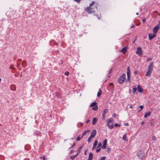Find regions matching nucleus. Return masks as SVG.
Here are the masks:
<instances>
[{"instance_id": "1", "label": "nucleus", "mask_w": 160, "mask_h": 160, "mask_svg": "<svg viewBox=\"0 0 160 160\" xmlns=\"http://www.w3.org/2000/svg\"><path fill=\"white\" fill-rule=\"evenodd\" d=\"M96 4L95 2L92 1V3L90 4L89 6L85 9V11L90 14L94 13L97 9Z\"/></svg>"}, {"instance_id": "2", "label": "nucleus", "mask_w": 160, "mask_h": 160, "mask_svg": "<svg viewBox=\"0 0 160 160\" xmlns=\"http://www.w3.org/2000/svg\"><path fill=\"white\" fill-rule=\"evenodd\" d=\"M153 67V63L152 62L148 66L146 74V76H149L151 74Z\"/></svg>"}, {"instance_id": "3", "label": "nucleus", "mask_w": 160, "mask_h": 160, "mask_svg": "<svg viewBox=\"0 0 160 160\" xmlns=\"http://www.w3.org/2000/svg\"><path fill=\"white\" fill-rule=\"evenodd\" d=\"M125 73L122 74L118 79V83L120 84L122 83L125 81Z\"/></svg>"}, {"instance_id": "4", "label": "nucleus", "mask_w": 160, "mask_h": 160, "mask_svg": "<svg viewBox=\"0 0 160 160\" xmlns=\"http://www.w3.org/2000/svg\"><path fill=\"white\" fill-rule=\"evenodd\" d=\"M112 122V118H110L108 120L107 122V125L110 129H112L113 127Z\"/></svg>"}, {"instance_id": "5", "label": "nucleus", "mask_w": 160, "mask_h": 160, "mask_svg": "<svg viewBox=\"0 0 160 160\" xmlns=\"http://www.w3.org/2000/svg\"><path fill=\"white\" fill-rule=\"evenodd\" d=\"M137 156L141 159H142L145 157V154L143 151L140 150L137 152Z\"/></svg>"}, {"instance_id": "6", "label": "nucleus", "mask_w": 160, "mask_h": 160, "mask_svg": "<svg viewBox=\"0 0 160 160\" xmlns=\"http://www.w3.org/2000/svg\"><path fill=\"white\" fill-rule=\"evenodd\" d=\"M90 107H93L92 108V109L94 111H96L98 109V106L97 105V103L96 102H93L91 103L90 106Z\"/></svg>"}, {"instance_id": "7", "label": "nucleus", "mask_w": 160, "mask_h": 160, "mask_svg": "<svg viewBox=\"0 0 160 160\" xmlns=\"http://www.w3.org/2000/svg\"><path fill=\"white\" fill-rule=\"evenodd\" d=\"M127 79L126 80L127 81L130 82L131 81L130 71V70L129 68V67H128L127 68Z\"/></svg>"}, {"instance_id": "8", "label": "nucleus", "mask_w": 160, "mask_h": 160, "mask_svg": "<svg viewBox=\"0 0 160 160\" xmlns=\"http://www.w3.org/2000/svg\"><path fill=\"white\" fill-rule=\"evenodd\" d=\"M136 53L139 56H141L142 55V52L141 50V47L137 48Z\"/></svg>"}, {"instance_id": "9", "label": "nucleus", "mask_w": 160, "mask_h": 160, "mask_svg": "<svg viewBox=\"0 0 160 160\" xmlns=\"http://www.w3.org/2000/svg\"><path fill=\"white\" fill-rule=\"evenodd\" d=\"M97 133V131L96 130H93L92 131V132L91 134L89 136L90 137V138H94L96 135Z\"/></svg>"}, {"instance_id": "10", "label": "nucleus", "mask_w": 160, "mask_h": 160, "mask_svg": "<svg viewBox=\"0 0 160 160\" xmlns=\"http://www.w3.org/2000/svg\"><path fill=\"white\" fill-rule=\"evenodd\" d=\"M159 28V25H157L155 26L154 28L153 29V32L154 33H155L156 34L158 31V30Z\"/></svg>"}, {"instance_id": "11", "label": "nucleus", "mask_w": 160, "mask_h": 160, "mask_svg": "<svg viewBox=\"0 0 160 160\" xmlns=\"http://www.w3.org/2000/svg\"><path fill=\"white\" fill-rule=\"evenodd\" d=\"M156 36V34L155 33H153V34L149 33L148 35L149 39V40H151L154 38Z\"/></svg>"}, {"instance_id": "12", "label": "nucleus", "mask_w": 160, "mask_h": 160, "mask_svg": "<svg viewBox=\"0 0 160 160\" xmlns=\"http://www.w3.org/2000/svg\"><path fill=\"white\" fill-rule=\"evenodd\" d=\"M107 139L103 141V143L102 148L103 149H105L106 148V145L107 143Z\"/></svg>"}, {"instance_id": "13", "label": "nucleus", "mask_w": 160, "mask_h": 160, "mask_svg": "<svg viewBox=\"0 0 160 160\" xmlns=\"http://www.w3.org/2000/svg\"><path fill=\"white\" fill-rule=\"evenodd\" d=\"M128 48L126 47H125L122 49L121 51V52H122L123 54H125Z\"/></svg>"}, {"instance_id": "14", "label": "nucleus", "mask_w": 160, "mask_h": 160, "mask_svg": "<svg viewBox=\"0 0 160 160\" xmlns=\"http://www.w3.org/2000/svg\"><path fill=\"white\" fill-rule=\"evenodd\" d=\"M98 143V141L97 140H95L94 142L93 147L92 148V150H93V149H95L96 148V146L97 145Z\"/></svg>"}, {"instance_id": "15", "label": "nucleus", "mask_w": 160, "mask_h": 160, "mask_svg": "<svg viewBox=\"0 0 160 160\" xmlns=\"http://www.w3.org/2000/svg\"><path fill=\"white\" fill-rule=\"evenodd\" d=\"M151 114V112H146L144 115V118H147Z\"/></svg>"}, {"instance_id": "16", "label": "nucleus", "mask_w": 160, "mask_h": 160, "mask_svg": "<svg viewBox=\"0 0 160 160\" xmlns=\"http://www.w3.org/2000/svg\"><path fill=\"white\" fill-rule=\"evenodd\" d=\"M27 62L25 60H24L23 61L22 63V67H25L27 66Z\"/></svg>"}, {"instance_id": "17", "label": "nucleus", "mask_w": 160, "mask_h": 160, "mask_svg": "<svg viewBox=\"0 0 160 160\" xmlns=\"http://www.w3.org/2000/svg\"><path fill=\"white\" fill-rule=\"evenodd\" d=\"M138 90L139 92H141L143 91V90L142 88L139 85L138 86Z\"/></svg>"}, {"instance_id": "18", "label": "nucleus", "mask_w": 160, "mask_h": 160, "mask_svg": "<svg viewBox=\"0 0 160 160\" xmlns=\"http://www.w3.org/2000/svg\"><path fill=\"white\" fill-rule=\"evenodd\" d=\"M97 119L96 118H94L92 120V124L95 125L96 124L97 121Z\"/></svg>"}, {"instance_id": "19", "label": "nucleus", "mask_w": 160, "mask_h": 160, "mask_svg": "<svg viewBox=\"0 0 160 160\" xmlns=\"http://www.w3.org/2000/svg\"><path fill=\"white\" fill-rule=\"evenodd\" d=\"M93 154L91 153H90L89 155L88 160H92V158Z\"/></svg>"}, {"instance_id": "20", "label": "nucleus", "mask_w": 160, "mask_h": 160, "mask_svg": "<svg viewBox=\"0 0 160 160\" xmlns=\"http://www.w3.org/2000/svg\"><path fill=\"white\" fill-rule=\"evenodd\" d=\"M102 91L100 90V89H99L97 95L98 97H99L100 96L102 93Z\"/></svg>"}, {"instance_id": "21", "label": "nucleus", "mask_w": 160, "mask_h": 160, "mask_svg": "<svg viewBox=\"0 0 160 160\" xmlns=\"http://www.w3.org/2000/svg\"><path fill=\"white\" fill-rule=\"evenodd\" d=\"M83 146H81L78 149L77 152H78V153H80V152L81 151L82 148Z\"/></svg>"}, {"instance_id": "22", "label": "nucleus", "mask_w": 160, "mask_h": 160, "mask_svg": "<svg viewBox=\"0 0 160 160\" xmlns=\"http://www.w3.org/2000/svg\"><path fill=\"white\" fill-rule=\"evenodd\" d=\"M21 59H18L17 61V67L18 66H19L20 64V63L19 62H21Z\"/></svg>"}, {"instance_id": "23", "label": "nucleus", "mask_w": 160, "mask_h": 160, "mask_svg": "<svg viewBox=\"0 0 160 160\" xmlns=\"http://www.w3.org/2000/svg\"><path fill=\"white\" fill-rule=\"evenodd\" d=\"M126 134H125L123 136L122 139L124 141H126Z\"/></svg>"}, {"instance_id": "24", "label": "nucleus", "mask_w": 160, "mask_h": 160, "mask_svg": "<svg viewBox=\"0 0 160 160\" xmlns=\"http://www.w3.org/2000/svg\"><path fill=\"white\" fill-rule=\"evenodd\" d=\"M108 112V110L107 109H105L103 112V114L106 115V113Z\"/></svg>"}, {"instance_id": "25", "label": "nucleus", "mask_w": 160, "mask_h": 160, "mask_svg": "<svg viewBox=\"0 0 160 160\" xmlns=\"http://www.w3.org/2000/svg\"><path fill=\"white\" fill-rule=\"evenodd\" d=\"M82 138H81V136L80 137V136H79L77 138L76 140L78 141H79Z\"/></svg>"}, {"instance_id": "26", "label": "nucleus", "mask_w": 160, "mask_h": 160, "mask_svg": "<svg viewBox=\"0 0 160 160\" xmlns=\"http://www.w3.org/2000/svg\"><path fill=\"white\" fill-rule=\"evenodd\" d=\"M137 88H133L132 89V92L133 93H135L137 91Z\"/></svg>"}, {"instance_id": "27", "label": "nucleus", "mask_w": 160, "mask_h": 160, "mask_svg": "<svg viewBox=\"0 0 160 160\" xmlns=\"http://www.w3.org/2000/svg\"><path fill=\"white\" fill-rule=\"evenodd\" d=\"M106 158V157H102L100 158V160H105Z\"/></svg>"}, {"instance_id": "28", "label": "nucleus", "mask_w": 160, "mask_h": 160, "mask_svg": "<svg viewBox=\"0 0 160 160\" xmlns=\"http://www.w3.org/2000/svg\"><path fill=\"white\" fill-rule=\"evenodd\" d=\"M86 132H84L82 133V135L81 136V138H83V137L86 134Z\"/></svg>"}, {"instance_id": "29", "label": "nucleus", "mask_w": 160, "mask_h": 160, "mask_svg": "<svg viewBox=\"0 0 160 160\" xmlns=\"http://www.w3.org/2000/svg\"><path fill=\"white\" fill-rule=\"evenodd\" d=\"M75 158V156L74 155H73V156H71V157H70V158L72 159V160H73Z\"/></svg>"}, {"instance_id": "30", "label": "nucleus", "mask_w": 160, "mask_h": 160, "mask_svg": "<svg viewBox=\"0 0 160 160\" xmlns=\"http://www.w3.org/2000/svg\"><path fill=\"white\" fill-rule=\"evenodd\" d=\"M92 138H90V137H89L88 139V143H90L91 142V139Z\"/></svg>"}, {"instance_id": "31", "label": "nucleus", "mask_w": 160, "mask_h": 160, "mask_svg": "<svg viewBox=\"0 0 160 160\" xmlns=\"http://www.w3.org/2000/svg\"><path fill=\"white\" fill-rule=\"evenodd\" d=\"M101 145H102V144H101V142H99L98 144V148H99L100 147H101Z\"/></svg>"}, {"instance_id": "32", "label": "nucleus", "mask_w": 160, "mask_h": 160, "mask_svg": "<svg viewBox=\"0 0 160 160\" xmlns=\"http://www.w3.org/2000/svg\"><path fill=\"white\" fill-rule=\"evenodd\" d=\"M69 74V73L68 72V71H66V72H65V73H64V74L65 75H68Z\"/></svg>"}, {"instance_id": "33", "label": "nucleus", "mask_w": 160, "mask_h": 160, "mask_svg": "<svg viewBox=\"0 0 160 160\" xmlns=\"http://www.w3.org/2000/svg\"><path fill=\"white\" fill-rule=\"evenodd\" d=\"M152 140L154 141H155L156 140V137L153 136L152 137Z\"/></svg>"}, {"instance_id": "34", "label": "nucleus", "mask_w": 160, "mask_h": 160, "mask_svg": "<svg viewBox=\"0 0 160 160\" xmlns=\"http://www.w3.org/2000/svg\"><path fill=\"white\" fill-rule=\"evenodd\" d=\"M114 126L115 127H117V126H120V125L116 123H115L114 125Z\"/></svg>"}, {"instance_id": "35", "label": "nucleus", "mask_w": 160, "mask_h": 160, "mask_svg": "<svg viewBox=\"0 0 160 160\" xmlns=\"http://www.w3.org/2000/svg\"><path fill=\"white\" fill-rule=\"evenodd\" d=\"M105 114H104H104H102V119H104L105 118H106V117H105Z\"/></svg>"}, {"instance_id": "36", "label": "nucleus", "mask_w": 160, "mask_h": 160, "mask_svg": "<svg viewBox=\"0 0 160 160\" xmlns=\"http://www.w3.org/2000/svg\"><path fill=\"white\" fill-rule=\"evenodd\" d=\"M76 2H78V3H79L80 2L81 0H74Z\"/></svg>"}, {"instance_id": "37", "label": "nucleus", "mask_w": 160, "mask_h": 160, "mask_svg": "<svg viewBox=\"0 0 160 160\" xmlns=\"http://www.w3.org/2000/svg\"><path fill=\"white\" fill-rule=\"evenodd\" d=\"M141 109V110H142L143 108V106L141 105L139 107Z\"/></svg>"}, {"instance_id": "38", "label": "nucleus", "mask_w": 160, "mask_h": 160, "mask_svg": "<svg viewBox=\"0 0 160 160\" xmlns=\"http://www.w3.org/2000/svg\"><path fill=\"white\" fill-rule=\"evenodd\" d=\"M110 150V148H108L107 149V151L108 152H109Z\"/></svg>"}, {"instance_id": "39", "label": "nucleus", "mask_w": 160, "mask_h": 160, "mask_svg": "<svg viewBox=\"0 0 160 160\" xmlns=\"http://www.w3.org/2000/svg\"><path fill=\"white\" fill-rule=\"evenodd\" d=\"M87 151H88V150L86 149V150H85V151H84V154H85V155H86V154H87L86 153H87Z\"/></svg>"}, {"instance_id": "40", "label": "nucleus", "mask_w": 160, "mask_h": 160, "mask_svg": "<svg viewBox=\"0 0 160 160\" xmlns=\"http://www.w3.org/2000/svg\"><path fill=\"white\" fill-rule=\"evenodd\" d=\"M100 148L98 149H97L96 150V152H98L100 151Z\"/></svg>"}, {"instance_id": "41", "label": "nucleus", "mask_w": 160, "mask_h": 160, "mask_svg": "<svg viewBox=\"0 0 160 160\" xmlns=\"http://www.w3.org/2000/svg\"><path fill=\"white\" fill-rule=\"evenodd\" d=\"M152 60V58H148L147 59V62H148V61H150V60Z\"/></svg>"}, {"instance_id": "42", "label": "nucleus", "mask_w": 160, "mask_h": 160, "mask_svg": "<svg viewBox=\"0 0 160 160\" xmlns=\"http://www.w3.org/2000/svg\"><path fill=\"white\" fill-rule=\"evenodd\" d=\"M10 68L11 69H14V68H13V66L12 65H11L10 66Z\"/></svg>"}, {"instance_id": "43", "label": "nucleus", "mask_w": 160, "mask_h": 160, "mask_svg": "<svg viewBox=\"0 0 160 160\" xmlns=\"http://www.w3.org/2000/svg\"><path fill=\"white\" fill-rule=\"evenodd\" d=\"M75 145V142H74L72 146L70 148H71L74 146Z\"/></svg>"}, {"instance_id": "44", "label": "nucleus", "mask_w": 160, "mask_h": 160, "mask_svg": "<svg viewBox=\"0 0 160 160\" xmlns=\"http://www.w3.org/2000/svg\"><path fill=\"white\" fill-rule=\"evenodd\" d=\"M90 131V130H87V131H85V132H86V133H88V132H89Z\"/></svg>"}, {"instance_id": "45", "label": "nucleus", "mask_w": 160, "mask_h": 160, "mask_svg": "<svg viewBox=\"0 0 160 160\" xmlns=\"http://www.w3.org/2000/svg\"><path fill=\"white\" fill-rule=\"evenodd\" d=\"M134 73L135 74H138V71H135L134 72Z\"/></svg>"}, {"instance_id": "46", "label": "nucleus", "mask_w": 160, "mask_h": 160, "mask_svg": "<svg viewBox=\"0 0 160 160\" xmlns=\"http://www.w3.org/2000/svg\"><path fill=\"white\" fill-rule=\"evenodd\" d=\"M112 71V69H111L110 70V71H109V73H109V74H110V73H111V72Z\"/></svg>"}, {"instance_id": "47", "label": "nucleus", "mask_w": 160, "mask_h": 160, "mask_svg": "<svg viewBox=\"0 0 160 160\" xmlns=\"http://www.w3.org/2000/svg\"><path fill=\"white\" fill-rule=\"evenodd\" d=\"M142 22H145V21H146V19H143L142 20Z\"/></svg>"}, {"instance_id": "48", "label": "nucleus", "mask_w": 160, "mask_h": 160, "mask_svg": "<svg viewBox=\"0 0 160 160\" xmlns=\"http://www.w3.org/2000/svg\"><path fill=\"white\" fill-rule=\"evenodd\" d=\"M130 108H133V106H132V105H130Z\"/></svg>"}, {"instance_id": "49", "label": "nucleus", "mask_w": 160, "mask_h": 160, "mask_svg": "<svg viewBox=\"0 0 160 160\" xmlns=\"http://www.w3.org/2000/svg\"><path fill=\"white\" fill-rule=\"evenodd\" d=\"M79 153H78V152H77V153L75 155H74L75 156V157H76V156H78V155L79 154Z\"/></svg>"}, {"instance_id": "50", "label": "nucleus", "mask_w": 160, "mask_h": 160, "mask_svg": "<svg viewBox=\"0 0 160 160\" xmlns=\"http://www.w3.org/2000/svg\"><path fill=\"white\" fill-rule=\"evenodd\" d=\"M109 85L111 86H112L113 85V84L112 83H109Z\"/></svg>"}, {"instance_id": "51", "label": "nucleus", "mask_w": 160, "mask_h": 160, "mask_svg": "<svg viewBox=\"0 0 160 160\" xmlns=\"http://www.w3.org/2000/svg\"><path fill=\"white\" fill-rule=\"evenodd\" d=\"M43 160H45V159H46V158H45V157L44 156H43Z\"/></svg>"}, {"instance_id": "52", "label": "nucleus", "mask_w": 160, "mask_h": 160, "mask_svg": "<svg viewBox=\"0 0 160 160\" xmlns=\"http://www.w3.org/2000/svg\"><path fill=\"white\" fill-rule=\"evenodd\" d=\"M89 122V120H88V121H87L86 123H88Z\"/></svg>"}, {"instance_id": "53", "label": "nucleus", "mask_w": 160, "mask_h": 160, "mask_svg": "<svg viewBox=\"0 0 160 160\" xmlns=\"http://www.w3.org/2000/svg\"><path fill=\"white\" fill-rule=\"evenodd\" d=\"M134 26H134V25H132V26L131 27V28H133L134 27Z\"/></svg>"}, {"instance_id": "54", "label": "nucleus", "mask_w": 160, "mask_h": 160, "mask_svg": "<svg viewBox=\"0 0 160 160\" xmlns=\"http://www.w3.org/2000/svg\"><path fill=\"white\" fill-rule=\"evenodd\" d=\"M72 152H73V151H72H72H70V153H72Z\"/></svg>"}, {"instance_id": "55", "label": "nucleus", "mask_w": 160, "mask_h": 160, "mask_svg": "<svg viewBox=\"0 0 160 160\" xmlns=\"http://www.w3.org/2000/svg\"><path fill=\"white\" fill-rule=\"evenodd\" d=\"M141 110H141V109H140V110H138V112H141Z\"/></svg>"}, {"instance_id": "56", "label": "nucleus", "mask_w": 160, "mask_h": 160, "mask_svg": "<svg viewBox=\"0 0 160 160\" xmlns=\"http://www.w3.org/2000/svg\"><path fill=\"white\" fill-rule=\"evenodd\" d=\"M144 123V122H142V123H141V124L142 125L143 123Z\"/></svg>"}, {"instance_id": "57", "label": "nucleus", "mask_w": 160, "mask_h": 160, "mask_svg": "<svg viewBox=\"0 0 160 160\" xmlns=\"http://www.w3.org/2000/svg\"><path fill=\"white\" fill-rule=\"evenodd\" d=\"M56 45H58V43H56Z\"/></svg>"}, {"instance_id": "58", "label": "nucleus", "mask_w": 160, "mask_h": 160, "mask_svg": "<svg viewBox=\"0 0 160 160\" xmlns=\"http://www.w3.org/2000/svg\"><path fill=\"white\" fill-rule=\"evenodd\" d=\"M1 79L0 78V83H1Z\"/></svg>"}, {"instance_id": "59", "label": "nucleus", "mask_w": 160, "mask_h": 160, "mask_svg": "<svg viewBox=\"0 0 160 160\" xmlns=\"http://www.w3.org/2000/svg\"><path fill=\"white\" fill-rule=\"evenodd\" d=\"M25 160H29L28 159H26Z\"/></svg>"}, {"instance_id": "60", "label": "nucleus", "mask_w": 160, "mask_h": 160, "mask_svg": "<svg viewBox=\"0 0 160 160\" xmlns=\"http://www.w3.org/2000/svg\"><path fill=\"white\" fill-rule=\"evenodd\" d=\"M136 14H137V15H138V13H136Z\"/></svg>"}, {"instance_id": "61", "label": "nucleus", "mask_w": 160, "mask_h": 160, "mask_svg": "<svg viewBox=\"0 0 160 160\" xmlns=\"http://www.w3.org/2000/svg\"><path fill=\"white\" fill-rule=\"evenodd\" d=\"M128 125V124L127 123V124H126V125Z\"/></svg>"}, {"instance_id": "62", "label": "nucleus", "mask_w": 160, "mask_h": 160, "mask_svg": "<svg viewBox=\"0 0 160 160\" xmlns=\"http://www.w3.org/2000/svg\"><path fill=\"white\" fill-rule=\"evenodd\" d=\"M128 125V124L127 123V124H126V125Z\"/></svg>"}, {"instance_id": "63", "label": "nucleus", "mask_w": 160, "mask_h": 160, "mask_svg": "<svg viewBox=\"0 0 160 160\" xmlns=\"http://www.w3.org/2000/svg\"><path fill=\"white\" fill-rule=\"evenodd\" d=\"M134 41L133 42V43H134Z\"/></svg>"}]
</instances>
